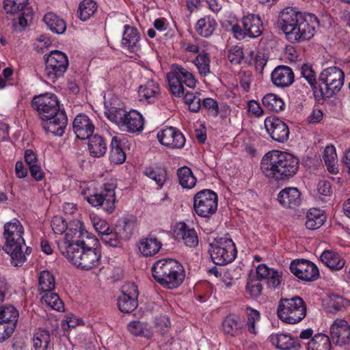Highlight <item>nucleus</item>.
<instances>
[{
    "mask_svg": "<svg viewBox=\"0 0 350 350\" xmlns=\"http://www.w3.org/2000/svg\"><path fill=\"white\" fill-rule=\"evenodd\" d=\"M98 239L88 232L81 221L70 224L64 239L59 243L62 254L81 270H90L100 264Z\"/></svg>",
    "mask_w": 350,
    "mask_h": 350,
    "instance_id": "obj_1",
    "label": "nucleus"
},
{
    "mask_svg": "<svg viewBox=\"0 0 350 350\" xmlns=\"http://www.w3.org/2000/svg\"><path fill=\"white\" fill-rule=\"evenodd\" d=\"M278 23L289 42H302L314 36L319 21L313 14L301 13L288 7L280 13Z\"/></svg>",
    "mask_w": 350,
    "mask_h": 350,
    "instance_id": "obj_2",
    "label": "nucleus"
},
{
    "mask_svg": "<svg viewBox=\"0 0 350 350\" xmlns=\"http://www.w3.org/2000/svg\"><path fill=\"white\" fill-rule=\"evenodd\" d=\"M299 159L286 152L272 150L264 155L261 160V170L268 178L278 180L292 178L299 168Z\"/></svg>",
    "mask_w": 350,
    "mask_h": 350,
    "instance_id": "obj_3",
    "label": "nucleus"
},
{
    "mask_svg": "<svg viewBox=\"0 0 350 350\" xmlns=\"http://www.w3.org/2000/svg\"><path fill=\"white\" fill-rule=\"evenodd\" d=\"M24 228L16 219L8 221L4 225L3 239L5 245L3 250L10 256L11 263L14 267H21L26 261V254H29L31 250L26 247L25 252L23 247H25L23 239Z\"/></svg>",
    "mask_w": 350,
    "mask_h": 350,
    "instance_id": "obj_4",
    "label": "nucleus"
},
{
    "mask_svg": "<svg viewBox=\"0 0 350 350\" xmlns=\"http://www.w3.org/2000/svg\"><path fill=\"white\" fill-rule=\"evenodd\" d=\"M152 275L159 284L169 289L177 288L185 279L183 267L172 258L156 261L152 267Z\"/></svg>",
    "mask_w": 350,
    "mask_h": 350,
    "instance_id": "obj_5",
    "label": "nucleus"
},
{
    "mask_svg": "<svg viewBox=\"0 0 350 350\" xmlns=\"http://www.w3.org/2000/svg\"><path fill=\"white\" fill-rule=\"evenodd\" d=\"M118 100L108 105L105 104V115L112 122L115 123L122 131L131 133L141 132L144 129V118L137 110L129 111L116 104Z\"/></svg>",
    "mask_w": 350,
    "mask_h": 350,
    "instance_id": "obj_6",
    "label": "nucleus"
},
{
    "mask_svg": "<svg viewBox=\"0 0 350 350\" xmlns=\"http://www.w3.org/2000/svg\"><path fill=\"white\" fill-rule=\"evenodd\" d=\"M115 187L105 186L100 193L95 191L94 183L84 184L81 186V193L83 198L94 207H103L107 213H112L115 208Z\"/></svg>",
    "mask_w": 350,
    "mask_h": 350,
    "instance_id": "obj_7",
    "label": "nucleus"
},
{
    "mask_svg": "<svg viewBox=\"0 0 350 350\" xmlns=\"http://www.w3.org/2000/svg\"><path fill=\"white\" fill-rule=\"evenodd\" d=\"M277 313L278 318L284 323L296 324L306 317V306L298 296L282 298L278 303Z\"/></svg>",
    "mask_w": 350,
    "mask_h": 350,
    "instance_id": "obj_8",
    "label": "nucleus"
},
{
    "mask_svg": "<svg viewBox=\"0 0 350 350\" xmlns=\"http://www.w3.org/2000/svg\"><path fill=\"white\" fill-rule=\"evenodd\" d=\"M208 252L213 262L217 265L232 262L237 254L234 243L228 237L215 239L209 244Z\"/></svg>",
    "mask_w": 350,
    "mask_h": 350,
    "instance_id": "obj_9",
    "label": "nucleus"
},
{
    "mask_svg": "<svg viewBox=\"0 0 350 350\" xmlns=\"http://www.w3.org/2000/svg\"><path fill=\"white\" fill-rule=\"evenodd\" d=\"M167 79L171 93L176 97H181L184 94L183 83L193 89L197 83L192 72L178 65L173 66L172 71L167 75Z\"/></svg>",
    "mask_w": 350,
    "mask_h": 350,
    "instance_id": "obj_10",
    "label": "nucleus"
},
{
    "mask_svg": "<svg viewBox=\"0 0 350 350\" xmlns=\"http://www.w3.org/2000/svg\"><path fill=\"white\" fill-rule=\"evenodd\" d=\"M344 78V72L338 67L332 66L323 70L319 77L322 94L329 98L338 92L343 85Z\"/></svg>",
    "mask_w": 350,
    "mask_h": 350,
    "instance_id": "obj_11",
    "label": "nucleus"
},
{
    "mask_svg": "<svg viewBox=\"0 0 350 350\" xmlns=\"http://www.w3.org/2000/svg\"><path fill=\"white\" fill-rule=\"evenodd\" d=\"M217 207V195L211 190H201L193 197V209L196 213L200 217H211L215 213Z\"/></svg>",
    "mask_w": 350,
    "mask_h": 350,
    "instance_id": "obj_12",
    "label": "nucleus"
},
{
    "mask_svg": "<svg viewBox=\"0 0 350 350\" xmlns=\"http://www.w3.org/2000/svg\"><path fill=\"white\" fill-rule=\"evenodd\" d=\"M44 75L46 78L55 82L67 70L69 61L65 53L60 51H52L45 59Z\"/></svg>",
    "mask_w": 350,
    "mask_h": 350,
    "instance_id": "obj_13",
    "label": "nucleus"
},
{
    "mask_svg": "<svg viewBox=\"0 0 350 350\" xmlns=\"http://www.w3.org/2000/svg\"><path fill=\"white\" fill-rule=\"evenodd\" d=\"M33 105L42 120L49 119L59 112V101L57 96L51 92L36 96L33 98Z\"/></svg>",
    "mask_w": 350,
    "mask_h": 350,
    "instance_id": "obj_14",
    "label": "nucleus"
},
{
    "mask_svg": "<svg viewBox=\"0 0 350 350\" xmlns=\"http://www.w3.org/2000/svg\"><path fill=\"white\" fill-rule=\"evenodd\" d=\"M138 289L135 283L128 282L124 284L118 298V307L122 312H131L137 306Z\"/></svg>",
    "mask_w": 350,
    "mask_h": 350,
    "instance_id": "obj_15",
    "label": "nucleus"
},
{
    "mask_svg": "<svg viewBox=\"0 0 350 350\" xmlns=\"http://www.w3.org/2000/svg\"><path fill=\"white\" fill-rule=\"evenodd\" d=\"M17 319L18 312L14 306H0V342L13 333Z\"/></svg>",
    "mask_w": 350,
    "mask_h": 350,
    "instance_id": "obj_16",
    "label": "nucleus"
},
{
    "mask_svg": "<svg viewBox=\"0 0 350 350\" xmlns=\"http://www.w3.org/2000/svg\"><path fill=\"white\" fill-rule=\"evenodd\" d=\"M3 8L7 13L21 14L18 23L26 27L33 18V10L29 6V0H4Z\"/></svg>",
    "mask_w": 350,
    "mask_h": 350,
    "instance_id": "obj_17",
    "label": "nucleus"
},
{
    "mask_svg": "<svg viewBox=\"0 0 350 350\" xmlns=\"http://www.w3.org/2000/svg\"><path fill=\"white\" fill-rule=\"evenodd\" d=\"M290 269L297 278L306 282L314 281L319 275L317 267L313 262L304 259L291 262Z\"/></svg>",
    "mask_w": 350,
    "mask_h": 350,
    "instance_id": "obj_18",
    "label": "nucleus"
},
{
    "mask_svg": "<svg viewBox=\"0 0 350 350\" xmlns=\"http://www.w3.org/2000/svg\"><path fill=\"white\" fill-rule=\"evenodd\" d=\"M157 139L160 144L170 149L182 148L185 144L183 134L174 127H165L158 131Z\"/></svg>",
    "mask_w": 350,
    "mask_h": 350,
    "instance_id": "obj_19",
    "label": "nucleus"
},
{
    "mask_svg": "<svg viewBox=\"0 0 350 350\" xmlns=\"http://www.w3.org/2000/svg\"><path fill=\"white\" fill-rule=\"evenodd\" d=\"M265 128L270 137L278 142H284L288 139L289 129L286 123L275 116H269L264 121Z\"/></svg>",
    "mask_w": 350,
    "mask_h": 350,
    "instance_id": "obj_20",
    "label": "nucleus"
},
{
    "mask_svg": "<svg viewBox=\"0 0 350 350\" xmlns=\"http://www.w3.org/2000/svg\"><path fill=\"white\" fill-rule=\"evenodd\" d=\"M90 219L95 230L100 234L101 241L107 246L116 247V234H113V229L108 222L96 215H90Z\"/></svg>",
    "mask_w": 350,
    "mask_h": 350,
    "instance_id": "obj_21",
    "label": "nucleus"
},
{
    "mask_svg": "<svg viewBox=\"0 0 350 350\" xmlns=\"http://www.w3.org/2000/svg\"><path fill=\"white\" fill-rule=\"evenodd\" d=\"M330 335L333 342L340 346L350 342V325L343 319H336L330 326Z\"/></svg>",
    "mask_w": 350,
    "mask_h": 350,
    "instance_id": "obj_22",
    "label": "nucleus"
},
{
    "mask_svg": "<svg viewBox=\"0 0 350 350\" xmlns=\"http://www.w3.org/2000/svg\"><path fill=\"white\" fill-rule=\"evenodd\" d=\"M72 126L77 137L82 140L89 138L95 128L89 116L84 113H79L75 118Z\"/></svg>",
    "mask_w": 350,
    "mask_h": 350,
    "instance_id": "obj_23",
    "label": "nucleus"
},
{
    "mask_svg": "<svg viewBox=\"0 0 350 350\" xmlns=\"http://www.w3.org/2000/svg\"><path fill=\"white\" fill-rule=\"evenodd\" d=\"M140 40L139 33L137 28L129 25L124 26L121 42L124 49L131 53H137L141 49Z\"/></svg>",
    "mask_w": 350,
    "mask_h": 350,
    "instance_id": "obj_24",
    "label": "nucleus"
},
{
    "mask_svg": "<svg viewBox=\"0 0 350 350\" xmlns=\"http://www.w3.org/2000/svg\"><path fill=\"white\" fill-rule=\"evenodd\" d=\"M256 273L260 280L266 281L268 286L278 288L282 281V275L278 270L269 267L265 264H260L256 267Z\"/></svg>",
    "mask_w": 350,
    "mask_h": 350,
    "instance_id": "obj_25",
    "label": "nucleus"
},
{
    "mask_svg": "<svg viewBox=\"0 0 350 350\" xmlns=\"http://www.w3.org/2000/svg\"><path fill=\"white\" fill-rule=\"evenodd\" d=\"M293 70L286 66H278L274 68L271 75V79L274 85L278 88H286L294 81Z\"/></svg>",
    "mask_w": 350,
    "mask_h": 350,
    "instance_id": "obj_26",
    "label": "nucleus"
},
{
    "mask_svg": "<svg viewBox=\"0 0 350 350\" xmlns=\"http://www.w3.org/2000/svg\"><path fill=\"white\" fill-rule=\"evenodd\" d=\"M44 127L46 131L57 136H62L68 124L65 112L61 111L49 119H44Z\"/></svg>",
    "mask_w": 350,
    "mask_h": 350,
    "instance_id": "obj_27",
    "label": "nucleus"
},
{
    "mask_svg": "<svg viewBox=\"0 0 350 350\" xmlns=\"http://www.w3.org/2000/svg\"><path fill=\"white\" fill-rule=\"evenodd\" d=\"M245 327V322L243 318L235 314L227 315L221 323L223 332L230 336H239Z\"/></svg>",
    "mask_w": 350,
    "mask_h": 350,
    "instance_id": "obj_28",
    "label": "nucleus"
},
{
    "mask_svg": "<svg viewBox=\"0 0 350 350\" xmlns=\"http://www.w3.org/2000/svg\"><path fill=\"white\" fill-rule=\"evenodd\" d=\"M135 227L134 221L129 217L121 218L118 220L113 234H116L117 247L120 244L121 240H128L132 235Z\"/></svg>",
    "mask_w": 350,
    "mask_h": 350,
    "instance_id": "obj_29",
    "label": "nucleus"
},
{
    "mask_svg": "<svg viewBox=\"0 0 350 350\" xmlns=\"http://www.w3.org/2000/svg\"><path fill=\"white\" fill-rule=\"evenodd\" d=\"M162 246L163 244L158 238L150 236L140 239L137 247L143 256L151 257L156 255Z\"/></svg>",
    "mask_w": 350,
    "mask_h": 350,
    "instance_id": "obj_30",
    "label": "nucleus"
},
{
    "mask_svg": "<svg viewBox=\"0 0 350 350\" xmlns=\"http://www.w3.org/2000/svg\"><path fill=\"white\" fill-rule=\"evenodd\" d=\"M278 200L286 208L297 206L301 203L300 192L295 187H286L278 193Z\"/></svg>",
    "mask_w": 350,
    "mask_h": 350,
    "instance_id": "obj_31",
    "label": "nucleus"
},
{
    "mask_svg": "<svg viewBox=\"0 0 350 350\" xmlns=\"http://www.w3.org/2000/svg\"><path fill=\"white\" fill-rule=\"evenodd\" d=\"M242 25L247 36L250 38H257L262 33V24L259 16L249 14L242 19Z\"/></svg>",
    "mask_w": 350,
    "mask_h": 350,
    "instance_id": "obj_32",
    "label": "nucleus"
},
{
    "mask_svg": "<svg viewBox=\"0 0 350 350\" xmlns=\"http://www.w3.org/2000/svg\"><path fill=\"white\" fill-rule=\"evenodd\" d=\"M160 91L159 84L152 79L148 80L139 87L138 95L141 101L153 103Z\"/></svg>",
    "mask_w": 350,
    "mask_h": 350,
    "instance_id": "obj_33",
    "label": "nucleus"
},
{
    "mask_svg": "<svg viewBox=\"0 0 350 350\" xmlns=\"http://www.w3.org/2000/svg\"><path fill=\"white\" fill-rule=\"evenodd\" d=\"M126 144L125 139L120 136H113L110 144V159L116 164H122L126 160V153L123 150L122 146Z\"/></svg>",
    "mask_w": 350,
    "mask_h": 350,
    "instance_id": "obj_34",
    "label": "nucleus"
},
{
    "mask_svg": "<svg viewBox=\"0 0 350 350\" xmlns=\"http://www.w3.org/2000/svg\"><path fill=\"white\" fill-rule=\"evenodd\" d=\"M176 236L189 247H196L198 244V236L193 228H189L185 223L178 225Z\"/></svg>",
    "mask_w": 350,
    "mask_h": 350,
    "instance_id": "obj_35",
    "label": "nucleus"
},
{
    "mask_svg": "<svg viewBox=\"0 0 350 350\" xmlns=\"http://www.w3.org/2000/svg\"><path fill=\"white\" fill-rule=\"evenodd\" d=\"M320 258L321 262L332 270H340L345 264L340 254L332 250L324 251L321 254Z\"/></svg>",
    "mask_w": 350,
    "mask_h": 350,
    "instance_id": "obj_36",
    "label": "nucleus"
},
{
    "mask_svg": "<svg viewBox=\"0 0 350 350\" xmlns=\"http://www.w3.org/2000/svg\"><path fill=\"white\" fill-rule=\"evenodd\" d=\"M217 27V23L213 17L205 16L197 21L195 29L200 36L208 38L213 34Z\"/></svg>",
    "mask_w": 350,
    "mask_h": 350,
    "instance_id": "obj_37",
    "label": "nucleus"
},
{
    "mask_svg": "<svg viewBox=\"0 0 350 350\" xmlns=\"http://www.w3.org/2000/svg\"><path fill=\"white\" fill-rule=\"evenodd\" d=\"M270 342L277 349L289 350L295 345V340L289 334L276 333L269 336Z\"/></svg>",
    "mask_w": 350,
    "mask_h": 350,
    "instance_id": "obj_38",
    "label": "nucleus"
},
{
    "mask_svg": "<svg viewBox=\"0 0 350 350\" xmlns=\"http://www.w3.org/2000/svg\"><path fill=\"white\" fill-rule=\"evenodd\" d=\"M326 219L323 211L318 208H311L306 215V226L310 230L319 228L325 222Z\"/></svg>",
    "mask_w": 350,
    "mask_h": 350,
    "instance_id": "obj_39",
    "label": "nucleus"
},
{
    "mask_svg": "<svg viewBox=\"0 0 350 350\" xmlns=\"http://www.w3.org/2000/svg\"><path fill=\"white\" fill-rule=\"evenodd\" d=\"M262 103L264 107L270 111L278 113L285 109L283 99L275 94L269 93L265 95Z\"/></svg>",
    "mask_w": 350,
    "mask_h": 350,
    "instance_id": "obj_40",
    "label": "nucleus"
},
{
    "mask_svg": "<svg viewBox=\"0 0 350 350\" xmlns=\"http://www.w3.org/2000/svg\"><path fill=\"white\" fill-rule=\"evenodd\" d=\"M323 159L327 170L332 174H337L338 167V157L336 150L333 145L327 146L323 153Z\"/></svg>",
    "mask_w": 350,
    "mask_h": 350,
    "instance_id": "obj_41",
    "label": "nucleus"
},
{
    "mask_svg": "<svg viewBox=\"0 0 350 350\" xmlns=\"http://www.w3.org/2000/svg\"><path fill=\"white\" fill-rule=\"evenodd\" d=\"M44 21L50 30L55 33L62 34L66 29L65 21L54 13L46 14L44 16Z\"/></svg>",
    "mask_w": 350,
    "mask_h": 350,
    "instance_id": "obj_42",
    "label": "nucleus"
},
{
    "mask_svg": "<svg viewBox=\"0 0 350 350\" xmlns=\"http://www.w3.org/2000/svg\"><path fill=\"white\" fill-rule=\"evenodd\" d=\"M88 148L92 156L100 157L106 153L107 144L101 136L95 135L89 137Z\"/></svg>",
    "mask_w": 350,
    "mask_h": 350,
    "instance_id": "obj_43",
    "label": "nucleus"
},
{
    "mask_svg": "<svg viewBox=\"0 0 350 350\" xmlns=\"http://www.w3.org/2000/svg\"><path fill=\"white\" fill-rule=\"evenodd\" d=\"M129 332L137 336H143L145 338H150L153 334V330L146 322L139 321H133L128 324Z\"/></svg>",
    "mask_w": 350,
    "mask_h": 350,
    "instance_id": "obj_44",
    "label": "nucleus"
},
{
    "mask_svg": "<svg viewBox=\"0 0 350 350\" xmlns=\"http://www.w3.org/2000/svg\"><path fill=\"white\" fill-rule=\"evenodd\" d=\"M177 176L180 185L185 189H191L196 185L197 179L191 170L188 167H182L178 170Z\"/></svg>",
    "mask_w": 350,
    "mask_h": 350,
    "instance_id": "obj_45",
    "label": "nucleus"
},
{
    "mask_svg": "<svg viewBox=\"0 0 350 350\" xmlns=\"http://www.w3.org/2000/svg\"><path fill=\"white\" fill-rule=\"evenodd\" d=\"M144 174L150 179L154 180L159 188H161L166 181V171L161 167H147L145 168Z\"/></svg>",
    "mask_w": 350,
    "mask_h": 350,
    "instance_id": "obj_46",
    "label": "nucleus"
},
{
    "mask_svg": "<svg viewBox=\"0 0 350 350\" xmlns=\"http://www.w3.org/2000/svg\"><path fill=\"white\" fill-rule=\"evenodd\" d=\"M32 342L35 350H46L51 342L49 332L44 329H39L33 334Z\"/></svg>",
    "mask_w": 350,
    "mask_h": 350,
    "instance_id": "obj_47",
    "label": "nucleus"
},
{
    "mask_svg": "<svg viewBox=\"0 0 350 350\" xmlns=\"http://www.w3.org/2000/svg\"><path fill=\"white\" fill-rule=\"evenodd\" d=\"M192 62L201 76L206 77L211 73V59L208 53L204 52L198 53Z\"/></svg>",
    "mask_w": 350,
    "mask_h": 350,
    "instance_id": "obj_48",
    "label": "nucleus"
},
{
    "mask_svg": "<svg viewBox=\"0 0 350 350\" xmlns=\"http://www.w3.org/2000/svg\"><path fill=\"white\" fill-rule=\"evenodd\" d=\"M329 338L323 334H317L308 343L307 350H330Z\"/></svg>",
    "mask_w": 350,
    "mask_h": 350,
    "instance_id": "obj_49",
    "label": "nucleus"
},
{
    "mask_svg": "<svg viewBox=\"0 0 350 350\" xmlns=\"http://www.w3.org/2000/svg\"><path fill=\"white\" fill-rule=\"evenodd\" d=\"M97 10V5L93 0H83L79 5L78 12L81 21L88 20Z\"/></svg>",
    "mask_w": 350,
    "mask_h": 350,
    "instance_id": "obj_50",
    "label": "nucleus"
},
{
    "mask_svg": "<svg viewBox=\"0 0 350 350\" xmlns=\"http://www.w3.org/2000/svg\"><path fill=\"white\" fill-rule=\"evenodd\" d=\"M41 301L42 304H45L53 310L62 311L64 309V304L59 295L51 291H46L42 297Z\"/></svg>",
    "mask_w": 350,
    "mask_h": 350,
    "instance_id": "obj_51",
    "label": "nucleus"
},
{
    "mask_svg": "<svg viewBox=\"0 0 350 350\" xmlns=\"http://www.w3.org/2000/svg\"><path fill=\"white\" fill-rule=\"evenodd\" d=\"M38 287L43 291H52L55 288V279L49 271L40 272L38 278Z\"/></svg>",
    "mask_w": 350,
    "mask_h": 350,
    "instance_id": "obj_52",
    "label": "nucleus"
},
{
    "mask_svg": "<svg viewBox=\"0 0 350 350\" xmlns=\"http://www.w3.org/2000/svg\"><path fill=\"white\" fill-rule=\"evenodd\" d=\"M245 314L247 315V323L245 325L250 333L256 334L257 332L256 324L260 320V312L250 307H247L245 308Z\"/></svg>",
    "mask_w": 350,
    "mask_h": 350,
    "instance_id": "obj_53",
    "label": "nucleus"
},
{
    "mask_svg": "<svg viewBox=\"0 0 350 350\" xmlns=\"http://www.w3.org/2000/svg\"><path fill=\"white\" fill-rule=\"evenodd\" d=\"M75 221H80L79 219H73L69 222L68 224H67L65 221L62 219L61 217L55 216L53 218L51 221V228L53 232L55 234H62L63 233H65L66 234V232L68 231V229L69 228L70 224ZM66 236V235H64ZM63 238L59 243L64 239Z\"/></svg>",
    "mask_w": 350,
    "mask_h": 350,
    "instance_id": "obj_54",
    "label": "nucleus"
},
{
    "mask_svg": "<svg viewBox=\"0 0 350 350\" xmlns=\"http://www.w3.org/2000/svg\"><path fill=\"white\" fill-rule=\"evenodd\" d=\"M184 102L192 112H198L201 107L200 98L197 94L187 92L184 97Z\"/></svg>",
    "mask_w": 350,
    "mask_h": 350,
    "instance_id": "obj_55",
    "label": "nucleus"
},
{
    "mask_svg": "<svg viewBox=\"0 0 350 350\" xmlns=\"http://www.w3.org/2000/svg\"><path fill=\"white\" fill-rule=\"evenodd\" d=\"M262 287L258 278L250 276L247 282L246 291L252 297H258L261 293Z\"/></svg>",
    "mask_w": 350,
    "mask_h": 350,
    "instance_id": "obj_56",
    "label": "nucleus"
},
{
    "mask_svg": "<svg viewBox=\"0 0 350 350\" xmlns=\"http://www.w3.org/2000/svg\"><path fill=\"white\" fill-rule=\"evenodd\" d=\"M301 75L308 83L312 86H314L316 84V75L314 71L312 70V66L309 64H304L301 68Z\"/></svg>",
    "mask_w": 350,
    "mask_h": 350,
    "instance_id": "obj_57",
    "label": "nucleus"
},
{
    "mask_svg": "<svg viewBox=\"0 0 350 350\" xmlns=\"http://www.w3.org/2000/svg\"><path fill=\"white\" fill-rule=\"evenodd\" d=\"M243 50L238 46H233L228 51V58L232 64H239L243 59Z\"/></svg>",
    "mask_w": 350,
    "mask_h": 350,
    "instance_id": "obj_58",
    "label": "nucleus"
},
{
    "mask_svg": "<svg viewBox=\"0 0 350 350\" xmlns=\"http://www.w3.org/2000/svg\"><path fill=\"white\" fill-rule=\"evenodd\" d=\"M82 323V320L73 314L67 315L62 321V327L65 331H69Z\"/></svg>",
    "mask_w": 350,
    "mask_h": 350,
    "instance_id": "obj_59",
    "label": "nucleus"
},
{
    "mask_svg": "<svg viewBox=\"0 0 350 350\" xmlns=\"http://www.w3.org/2000/svg\"><path fill=\"white\" fill-rule=\"evenodd\" d=\"M202 105L208 111V112L213 117H216L218 116L219 106L217 101L213 98H204L203 100Z\"/></svg>",
    "mask_w": 350,
    "mask_h": 350,
    "instance_id": "obj_60",
    "label": "nucleus"
},
{
    "mask_svg": "<svg viewBox=\"0 0 350 350\" xmlns=\"http://www.w3.org/2000/svg\"><path fill=\"white\" fill-rule=\"evenodd\" d=\"M347 301L344 299L342 297L338 295H333L330 297L328 302V305L329 306V311H338L342 308L345 307Z\"/></svg>",
    "mask_w": 350,
    "mask_h": 350,
    "instance_id": "obj_61",
    "label": "nucleus"
},
{
    "mask_svg": "<svg viewBox=\"0 0 350 350\" xmlns=\"http://www.w3.org/2000/svg\"><path fill=\"white\" fill-rule=\"evenodd\" d=\"M156 327L159 332L163 333L167 331L170 326V321L167 317L162 316L156 319Z\"/></svg>",
    "mask_w": 350,
    "mask_h": 350,
    "instance_id": "obj_62",
    "label": "nucleus"
},
{
    "mask_svg": "<svg viewBox=\"0 0 350 350\" xmlns=\"http://www.w3.org/2000/svg\"><path fill=\"white\" fill-rule=\"evenodd\" d=\"M248 111L256 117H260L263 115V109L260 106L259 103L255 100H250L247 104Z\"/></svg>",
    "mask_w": 350,
    "mask_h": 350,
    "instance_id": "obj_63",
    "label": "nucleus"
},
{
    "mask_svg": "<svg viewBox=\"0 0 350 350\" xmlns=\"http://www.w3.org/2000/svg\"><path fill=\"white\" fill-rule=\"evenodd\" d=\"M317 190L323 196H329L332 192L330 183L326 180L319 181L317 185Z\"/></svg>",
    "mask_w": 350,
    "mask_h": 350,
    "instance_id": "obj_64",
    "label": "nucleus"
}]
</instances>
